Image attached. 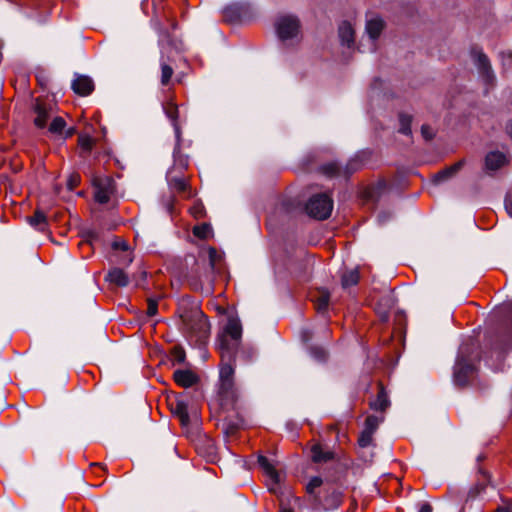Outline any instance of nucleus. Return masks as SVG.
<instances>
[{
    "instance_id": "obj_46",
    "label": "nucleus",
    "mask_w": 512,
    "mask_h": 512,
    "mask_svg": "<svg viewBox=\"0 0 512 512\" xmlns=\"http://www.w3.org/2000/svg\"><path fill=\"white\" fill-rule=\"evenodd\" d=\"M496 512H512L510 507H499Z\"/></svg>"
},
{
    "instance_id": "obj_43",
    "label": "nucleus",
    "mask_w": 512,
    "mask_h": 512,
    "mask_svg": "<svg viewBox=\"0 0 512 512\" xmlns=\"http://www.w3.org/2000/svg\"><path fill=\"white\" fill-rule=\"evenodd\" d=\"M192 214L195 216V217H200L202 215V206L201 205H195L193 208H192Z\"/></svg>"
},
{
    "instance_id": "obj_19",
    "label": "nucleus",
    "mask_w": 512,
    "mask_h": 512,
    "mask_svg": "<svg viewBox=\"0 0 512 512\" xmlns=\"http://www.w3.org/2000/svg\"><path fill=\"white\" fill-rule=\"evenodd\" d=\"M311 457L314 462H327L333 458L331 451H324L320 445H315L311 449Z\"/></svg>"
},
{
    "instance_id": "obj_29",
    "label": "nucleus",
    "mask_w": 512,
    "mask_h": 512,
    "mask_svg": "<svg viewBox=\"0 0 512 512\" xmlns=\"http://www.w3.org/2000/svg\"><path fill=\"white\" fill-rule=\"evenodd\" d=\"M186 355L182 347L175 346L171 350V360L173 364H181L185 361Z\"/></svg>"
},
{
    "instance_id": "obj_33",
    "label": "nucleus",
    "mask_w": 512,
    "mask_h": 512,
    "mask_svg": "<svg viewBox=\"0 0 512 512\" xmlns=\"http://www.w3.org/2000/svg\"><path fill=\"white\" fill-rule=\"evenodd\" d=\"M161 72V82L166 85L172 77L173 69L167 64H162Z\"/></svg>"
},
{
    "instance_id": "obj_48",
    "label": "nucleus",
    "mask_w": 512,
    "mask_h": 512,
    "mask_svg": "<svg viewBox=\"0 0 512 512\" xmlns=\"http://www.w3.org/2000/svg\"><path fill=\"white\" fill-rule=\"evenodd\" d=\"M506 131L508 135L512 138V123L507 124Z\"/></svg>"
},
{
    "instance_id": "obj_11",
    "label": "nucleus",
    "mask_w": 512,
    "mask_h": 512,
    "mask_svg": "<svg viewBox=\"0 0 512 512\" xmlns=\"http://www.w3.org/2000/svg\"><path fill=\"white\" fill-rule=\"evenodd\" d=\"M175 382L184 388L193 386L198 382V376L191 370L178 369L173 374Z\"/></svg>"
},
{
    "instance_id": "obj_5",
    "label": "nucleus",
    "mask_w": 512,
    "mask_h": 512,
    "mask_svg": "<svg viewBox=\"0 0 512 512\" xmlns=\"http://www.w3.org/2000/svg\"><path fill=\"white\" fill-rule=\"evenodd\" d=\"M275 26L278 38L283 42L292 40L299 34V21L294 16H280L277 19Z\"/></svg>"
},
{
    "instance_id": "obj_50",
    "label": "nucleus",
    "mask_w": 512,
    "mask_h": 512,
    "mask_svg": "<svg viewBox=\"0 0 512 512\" xmlns=\"http://www.w3.org/2000/svg\"><path fill=\"white\" fill-rule=\"evenodd\" d=\"M506 307L512 311V304H507Z\"/></svg>"
},
{
    "instance_id": "obj_1",
    "label": "nucleus",
    "mask_w": 512,
    "mask_h": 512,
    "mask_svg": "<svg viewBox=\"0 0 512 512\" xmlns=\"http://www.w3.org/2000/svg\"><path fill=\"white\" fill-rule=\"evenodd\" d=\"M241 336L242 326L239 319L229 317L223 332L218 338L219 349L223 358L227 357L229 360L234 358Z\"/></svg>"
},
{
    "instance_id": "obj_6",
    "label": "nucleus",
    "mask_w": 512,
    "mask_h": 512,
    "mask_svg": "<svg viewBox=\"0 0 512 512\" xmlns=\"http://www.w3.org/2000/svg\"><path fill=\"white\" fill-rule=\"evenodd\" d=\"M95 199L101 204L107 203L115 191L114 181L110 177H95Z\"/></svg>"
},
{
    "instance_id": "obj_27",
    "label": "nucleus",
    "mask_w": 512,
    "mask_h": 512,
    "mask_svg": "<svg viewBox=\"0 0 512 512\" xmlns=\"http://www.w3.org/2000/svg\"><path fill=\"white\" fill-rule=\"evenodd\" d=\"M382 421H383V417H378L375 415L368 416L365 421L364 429L374 433Z\"/></svg>"
},
{
    "instance_id": "obj_13",
    "label": "nucleus",
    "mask_w": 512,
    "mask_h": 512,
    "mask_svg": "<svg viewBox=\"0 0 512 512\" xmlns=\"http://www.w3.org/2000/svg\"><path fill=\"white\" fill-rule=\"evenodd\" d=\"M258 463L273 484L276 485L280 482V475L278 471L265 456L260 455L258 457Z\"/></svg>"
},
{
    "instance_id": "obj_9",
    "label": "nucleus",
    "mask_w": 512,
    "mask_h": 512,
    "mask_svg": "<svg viewBox=\"0 0 512 512\" xmlns=\"http://www.w3.org/2000/svg\"><path fill=\"white\" fill-rule=\"evenodd\" d=\"M72 89L78 95L87 96L93 91L94 84L90 77L78 75L72 82Z\"/></svg>"
},
{
    "instance_id": "obj_24",
    "label": "nucleus",
    "mask_w": 512,
    "mask_h": 512,
    "mask_svg": "<svg viewBox=\"0 0 512 512\" xmlns=\"http://www.w3.org/2000/svg\"><path fill=\"white\" fill-rule=\"evenodd\" d=\"M323 481L320 477L315 476L311 478L306 485V491L308 494L314 496L315 500H318V495L316 494V490L321 487Z\"/></svg>"
},
{
    "instance_id": "obj_18",
    "label": "nucleus",
    "mask_w": 512,
    "mask_h": 512,
    "mask_svg": "<svg viewBox=\"0 0 512 512\" xmlns=\"http://www.w3.org/2000/svg\"><path fill=\"white\" fill-rule=\"evenodd\" d=\"M330 294L327 290L321 289L314 296L315 306L318 312H325L329 304Z\"/></svg>"
},
{
    "instance_id": "obj_26",
    "label": "nucleus",
    "mask_w": 512,
    "mask_h": 512,
    "mask_svg": "<svg viewBox=\"0 0 512 512\" xmlns=\"http://www.w3.org/2000/svg\"><path fill=\"white\" fill-rule=\"evenodd\" d=\"M399 121H400V129H399L400 133H402L404 135H409L411 133V128H410V124L412 121L411 116L407 115V114H400Z\"/></svg>"
},
{
    "instance_id": "obj_3",
    "label": "nucleus",
    "mask_w": 512,
    "mask_h": 512,
    "mask_svg": "<svg viewBox=\"0 0 512 512\" xmlns=\"http://www.w3.org/2000/svg\"><path fill=\"white\" fill-rule=\"evenodd\" d=\"M471 351L472 347L468 344H463L459 348L453 374L456 385H466L475 375L476 368L470 357Z\"/></svg>"
},
{
    "instance_id": "obj_39",
    "label": "nucleus",
    "mask_w": 512,
    "mask_h": 512,
    "mask_svg": "<svg viewBox=\"0 0 512 512\" xmlns=\"http://www.w3.org/2000/svg\"><path fill=\"white\" fill-rule=\"evenodd\" d=\"M323 172L327 175H334L338 171V166L334 163L323 166Z\"/></svg>"
},
{
    "instance_id": "obj_34",
    "label": "nucleus",
    "mask_w": 512,
    "mask_h": 512,
    "mask_svg": "<svg viewBox=\"0 0 512 512\" xmlns=\"http://www.w3.org/2000/svg\"><path fill=\"white\" fill-rule=\"evenodd\" d=\"M372 437L373 433L364 429L358 439L359 445L361 447L369 446L372 443Z\"/></svg>"
},
{
    "instance_id": "obj_35",
    "label": "nucleus",
    "mask_w": 512,
    "mask_h": 512,
    "mask_svg": "<svg viewBox=\"0 0 512 512\" xmlns=\"http://www.w3.org/2000/svg\"><path fill=\"white\" fill-rule=\"evenodd\" d=\"M158 311V303L155 299H148V305H147V315L150 317H153L157 314Z\"/></svg>"
},
{
    "instance_id": "obj_23",
    "label": "nucleus",
    "mask_w": 512,
    "mask_h": 512,
    "mask_svg": "<svg viewBox=\"0 0 512 512\" xmlns=\"http://www.w3.org/2000/svg\"><path fill=\"white\" fill-rule=\"evenodd\" d=\"M359 281V273L356 269L350 270L343 274L342 276V286L344 288L351 287L356 285Z\"/></svg>"
},
{
    "instance_id": "obj_52",
    "label": "nucleus",
    "mask_w": 512,
    "mask_h": 512,
    "mask_svg": "<svg viewBox=\"0 0 512 512\" xmlns=\"http://www.w3.org/2000/svg\"><path fill=\"white\" fill-rule=\"evenodd\" d=\"M127 261H128V263H131L132 262V257H129Z\"/></svg>"
},
{
    "instance_id": "obj_20",
    "label": "nucleus",
    "mask_w": 512,
    "mask_h": 512,
    "mask_svg": "<svg viewBox=\"0 0 512 512\" xmlns=\"http://www.w3.org/2000/svg\"><path fill=\"white\" fill-rule=\"evenodd\" d=\"M461 166H462V162L460 161V162L452 165L451 167L440 171L439 173H437L434 176V182L440 183V182L446 180L448 177L455 174L461 168Z\"/></svg>"
},
{
    "instance_id": "obj_14",
    "label": "nucleus",
    "mask_w": 512,
    "mask_h": 512,
    "mask_svg": "<svg viewBox=\"0 0 512 512\" xmlns=\"http://www.w3.org/2000/svg\"><path fill=\"white\" fill-rule=\"evenodd\" d=\"M172 412L179 418L182 425L187 426L189 424V408L186 402L176 400L172 405Z\"/></svg>"
},
{
    "instance_id": "obj_51",
    "label": "nucleus",
    "mask_w": 512,
    "mask_h": 512,
    "mask_svg": "<svg viewBox=\"0 0 512 512\" xmlns=\"http://www.w3.org/2000/svg\"><path fill=\"white\" fill-rule=\"evenodd\" d=\"M281 512H293V511L290 509H283Z\"/></svg>"
},
{
    "instance_id": "obj_42",
    "label": "nucleus",
    "mask_w": 512,
    "mask_h": 512,
    "mask_svg": "<svg viewBox=\"0 0 512 512\" xmlns=\"http://www.w3.org/2000/svg\"><path fill=\"white\" fill-rule=\"evenodd\" d=\"M339 502H340V493L334 490L331 495V502H330L329 506L336 507L339 505Z\"/></svg>"
},
{
    "instance_id": "obj_12",
    "label": "nucleus",
    "mask_w": 512,
    "mask_h": 512,
    "mask_svg": "<svg viewBox=\"0 0 512 512\" xmlns=\"http://www.w3.org/2000/svg\"><path fill=\"white\" fill-rule=\"evenodd\" d=\"M507 158L505 154L499 151H493L487 154L485 158V166L487 170L495 171L505 165Z\"/></svg>"
},
{
    "instance_id": "obj_37",
    "label": "nucleus",
    "mask_w": 512,
    "mask_h": 512,
    "mask_svg": "<svg viewBox=\"0 0 512 512\" xmlns=\"http://www.w3.org/2000/svg\"><path fill=\"white\" fill-rule=\"evenodd\" d=\"M219 259H220V255L217 253V251L214 248H210L209 249V260H210V265H211L212 269H214L216 262Z\"/></svg>"
},
{
    "instance_id": "obj_28",
    "label": "nucleus",
    "mask_w": 512,
    "mask_h": 512,
    "mask_svg": "<svg viewBox=\"0 0 512 512\" xmlns=\"http://www.w3.org/2000/svg\"><path fill=\"white\" fill-rule=\"evenodd\" d=\"M166 114L172 120V124H173L174 130H175V134H176L177 140L179 141V139H180V128H179V126H178V124L176 122V119H177V116H178V110H177L176 107L171 106L170 108H168L166 110Z\"/></svg>"
},
{
    "instance_id": "obj_17",
    "label": "nucleus",
    "mask_w": 512,
    "mask_h": 512,
    "mask_svg": "<svg viewBox=\"0 0 512 512\" xmlns=\"http://www.w3.org/2000/svg\"><path fill=\"white\" fill-rule=\"evenodd\" d=\"M34 111L36 113V117L34 120L35 125L38 128H44L50 116L49 109L45 105L37 101L34 106Z\"/></svg>"
},
{
    "instance_id": "obj_38",
    "label": "nucleus",
    "mask_w": 512,
    "mask_h": 512,
    "mask_svg": "<svg viewBox=\"0 0 512 512\" xmlns=\"http://www.w3.org/2000/svg\"><path fill=\"white\" fill-rule=\"evenodd\" d=\"M80 182V176L78 174H73L69 177L67 185L70 190L74 189Z\"/></svg>"
},
{
    "instance_id": "obj_25",
    "label": "nucleus",
    "mask_w": 512,
    "mask_h": 512,
    "mask_svg": "<svg viewBox=\"0 0 512 512\" xmlns=\"http://www.w3.org/2000/svg\"><path fill=\"white\" fill-rule=\"evenodd\" d=\"M65 126L66 122L62 117H55L50 123L49 132L52 134H62Z\"/></svg>"
},
{
    "instance_id": "obj_15",
    "label": "nucleus",
    "mask_w": 512,
    "mask_h": 512,
    "mask_svg": "<svg viewBox=\"0 0 512 512\" xmlns=\"http://www.w3.org/2000/svg\"><path fill=\"white\" fill-rule=\"evenodd\" d=\"M106 280L120 287H125L129 283L127 274L120 268L111 269L106 276Z\"/></svg>"
},
{
    "instance_id": "obj_44",
    "label": "nucleus",
    "mask_w": 512,
    "mask_h": 512,
    "mask_svg": "<svg viewBox=\"0 0 512 512\" xmlns=\"http://www.w3.org/2000/svg\"><path fill=\"white\" fill-rule=\"evenodd\" d=\"M419 512H432V507L429 504H423Z\"/></svg>"
},
{
    "instance_id": "obj_2",
    "label": "nucleus",
    "mask_w": 512,
    "mask_h": 512,
    "mask_svg": "<svg viewBox=\"0 0 512 512\" xmlns=\"http://www.w3.org/2000/svg\"><path fill=\"white\" fill-rule=\"evenodd\" d=\"M181 319L184 332L190 337H195L196 342H204L208 338L210 325L200 310L194 309L181 314Z\"/></svg>"
},
{
    "instance_id": "obj_36",
    "label": "nucleus",
    "mask_w": 512,
    "mask_h": 512,
    "mask_svg": "<svg viewBox=\"0 0 512 512\" xmlns=\"http://www.w3.org/2000/svg\"><path fill=\"white\" fill-rule=\"evenodd\" d=\"M311 355L318 361L324 360L326 357V353L321 348H312Z\"/></svg>"
},
{
    "instance_id": "obj_47",
    "label": "nucleus",
    "mask_w": 512,
    "mask_h": 512,
    "mask_svg": "<svg viewBox=\"0 0 512 512\" xmlns=\"http://www.w3.org/2000/svg\"><path fill=\"white\" fill-rule=\"evenodd\" d=\"M506 210L509 213V215L512 217V199L510 203L506 204Z\"/></svg>"
},
{
    "instance_id": "obj_30",
    "label": "nucleus",
    "mask_w": 512,
    "mask_h": 512,
    "mask_svg": "<svg viewBox=\"0 0 512 512\" xmlns=\"http://www.w3.org/2000/svg\"><path fill=\"white\" fill-rule=\"evenodd\" d=\"M211 232V227L208 224H201L198 226H195L193 229V233L196 237L205 239L209 236Z\"/></svg>"
},
{
    "instance_id": "obj_32",
    "label": "nucleus",
    "mask_w": 512,
    "mask_h": 512,
    "mask_svg": "<svg viewBox=\"0 0 512 512\" xmlns=\"http://www.w3.org/2000/svg\"><path fill=\"white\" fill-rule=\"evenodd\" d=\"M93 138L89 135H80L79 136V145L80 147L85 150L86 152H89L93 147Z\"/></svg>"
},
{
    "instance_id": "obj_4",
    "label": "nucleus",
    "mask_w": 512,
    "mask_h": 512,
    "mask_svg": "<svg viewBox=\"0 0 512 512\" xmlns=\"http://www.w3.org/2000/svg\"><path fill=\"white\" fill-rule=\"evenodd\" d=\"M307 213L316 219H327L333 210V200L325 193L310 198L306 205Z\"/></svg>"
},
{
    "instance_id": "obj_16",
    "label": "nucleus",
    "mask_w": 512,
    "mask_h": 512,
    "mask_svg": "<svg viewBox=\"0 0 512 512\" xmlns=\"http://www.w3.org/2000/svg\"><path fill=\"white\" fill-rule=\"evenodd\" d=\"M339 37L342 42V44L346 45L347 47H350L354 42V29L352 25L344 21L339 26Z\"/></svg>"
},
{
    "instance_id": "obj_21",
    "label": "nucleus",
    "mask_w": 512,
    "mask_h": 512,
    "mask_svg": "<svg viewBox=\"0 0 512 512\" xmlns=\"http://www.w3.org/2000/svg\"><path fill=\"white\" fill-rule=\"evenodd\" d=\"M389 405L388 397L386 392L381 388V390L378 393L377 398L371 402V408L374 410L383 411L385 410Z\"/></svg>"
},
{
    "instance_id": "obj_45",
    "label": "nucleus",
    "mask_w": 512,
    "mask_h": 512,
    "mask_svg": "<svg viewBox=\"0 0 512 512\" xmlns=\"http://www.w3.org/2000/svg\"><path fill=\"white\" fill-rule=\"evenodd\" d=\"M387 218H388V215H386L385 213H382V214L378 215V220L381 223L385 222L387 220Z\"/></svg>"
},
{
    "instance_id": "obj_49",
    "label": "nucleus",
    "mask_w": 512,
    "mask_h": 512,
    "mask_svg": "<svg viewBox=\"0 0 512 512\" xmlns=\"http://www.w3.org/2000/svg\"><path fill=\"white\" fill-rule=\"evenodd\" d=\"M73 133H74V129L73 128L68 129L66 131V133H65V138H68V137L72 136Z\"/></svg>"
},
{
    "instance_id": "obj_40",
    "label": "nucleus",
    "mask_w": 512,
    "mask_h": 512,
    "mask_svg": "<svg viewBox=\"0 0 512 512\" xmlns=\"http://www.w3.org/2000/svg\"><path fill=\"white\" fill-rule=\"evenodd\" d=\"M113 248L116 249V250H122V251H127L128 250V245L127 243L124 241V240H121V239H116L113 244H112Z\"/></svg>"
},
{
    "instance_id": "obj_8",
    "label": "nucleus",
    "mask_w": 512,
    "mask_h": 512,
    "mask_svg": "<svg viewBox=\"0 0 512 512\" xmlns=\"http://www.w3.org/2000/svg\"><path fill=\"white\" fill-rule=\"evenodd\" d=\"M383 28L384 22L381 18L373 17L367 20L366 32L368 34L369 40L371 41L370 51L375 50L374 41L380 36Z\"/></svg>"
},
{
    "instance_id": "obj_31",
    "label": "nucleus",
    "mask_w": 512,
    "mask_h": 512,
    "mask_svg": "<svg viewBox=\"0 0 512 512\" xmlns=\"http://www.w3.org/2000/svg\"><path fill=\"white\" fill-rule=\"evenodd\" d=\"M169 185L172 189L184 192L187 189V182L183 178H171L169 179Z\"/></svg>"
},
{
    "instance_id": "obj_22",
    "label": "nucleus",
    "mask_w": 512,
    "mask_h": 512,
    "mask_svg": "<svg viewBox=\"0 0 512 512\" xmlns=\"http://www.w3.org/2000/svg\"><path fill=\"white\" fill-rule=\"evenodd\" d=\"M28 222L32 227L43 231L46 226V217L41 211H36L32 217L28 218Z\"/></svg>"
},
{
    "instance_id": "obj_7",
    "label": "nucleus",
    "mask_w": 512,
    "mask_h": 512,
    "mask_svg": "<svg viewBox=\"0 0 512 512\" xmlns=\"http://www.w3.org/2000/svg\"><path fill=\"white\" fill-rule=\"evenodd\" d=\"M475 65L478 68L481 78L487 85H492L495 80V75L491 69L488 57L481 51L474 50L472 52Z\"/></svg>"
},
{
    "instance_id": "obj_10",
    "label": "nucleus",
    "mask_w": 512,
    "mask_h": 512,
    "mask_svg": "<svg viewBox=\"0 0 512 512\" xmlns=\"http://www.w3.org/2000/svg\"><path fill=\"white\" fill-rule=\"evenodd\" d=\"M222 360H227L228 362L223 363L220 368L221 389L228 391L232 388L233 385L234 368L230 363L231 360H229L227 357H222Z\"/></svg>"
},
{
    "instance_id": "obj_41",
    "label": "nucleus",
    "mask_w": 512,
    "mask_h": 512,
    "mask_svg": "<svg viewBox=\"0 0 512 512\" xmlns=\"http://www.w3.org/2000/svg\"><path fill=\"white\" fill-rule=\"evenodd\" d=\"M421 133H422L423 137L427 140L431 139L434 135L433 131L427 125H423L421 127Z\"/></svg>"
}]
</instances>
